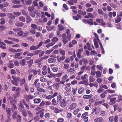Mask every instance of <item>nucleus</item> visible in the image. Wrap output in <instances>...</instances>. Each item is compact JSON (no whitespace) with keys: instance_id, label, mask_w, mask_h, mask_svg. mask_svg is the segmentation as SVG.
Returning a JSON list of instances; mask_svg holds the SVG:
<instances>
[{"instance_id":"21","label":"nucleus","mask_w":122,"mask_h":122,"mask_svg":"<svg viewBox=\"0 0 122 122\" xmlns=\"http://www.w3.org/2000/svg\"><path fill=\"white\" fill-rule=\"evenodd\" d=\"M103 120V118L102 117L97 118L95 119L94 121L95 122H101Z\"/></svg>"},{"instance_id":"30","label":"nucleus","mask_w":122,"mask_h":122,"mask_svg":"<svg viewBox=\"0 0 122 122\" xmlns=\"http://www.w3.org/2000/svg\"><path fill=\"white\" fill-rule=\"evenodd\" d=\"M38 49L37 46L34 45L32 46L30 48V50L31 51L34 50Z\"/></svg>"},{"instance_id":"35","label":"nucleus","mask_w":122,"mask_h":122,"mask_svg":"<svg viewBox=\"0 0 122 122\" xmlns=\"http://www.w3.org/2000/svg\"><path fill=\"white\" fill-rule=\"evenodd\" d=\"M78 12L79 14L83 16L85 15L86 13V12H83L82 11L80 10H78Z\"/></svg>"},{"instance_id":"20","label":"nucleus","mask_w":122,"mask_h":122,"mask_svg":"<svg viewBox=\"0 0 122 122\" xmlns=\"http://www.w3.org/2000/svg\"><path fill=\"white\" fill-rule=\"evenodd\" d=\"M93 95L92 94H90L89 95H85L83 96V98L84 99H87L91 98L92 97Z\"/></svg>"},{"instance_id":"4","label":"nucleus","mask_w":122,"mask_h":122,"mask_svg":"<svg viewBox=\"0 0 122 122\" xmlns=\"http://www.w3.org/2000/svg\"><path fill=\"white\" fill-rule=\"evenodd\" d=\"M61 36L63 39L62 41L63 43L64 44L67 43L69 40L66 37V35L65 34H63Z\"/></svg>"},{"instance_id":"28","label":"nucleus","mask_w":122,"mask_h":122,"mask_svg":"<svg viewBox=\"0 0 122 122\" xmlns=\"http://www.w3.org/2000/svg\"><path fill=\"white\" fill-rule=\"evenodd\" d=\"M8 116H11V110L10 108H9L6 110Z\"/></svg>"},{"instance_id":"53","label":"nucleus","mask_w":122,"mask_h":122,"mask_svg":"<svg viewBox=\"0 0 122 122\" xmlns=\"http://www.w3.org/2000/svg\"><path fill=\"white\" fill-rule=\"evenodd\" d=\"M19 20L20 21L25 22V18L23 16H21L19 18Z\"/></svg>"},{"instance_id":"8","label":"nucleus","mask_w":122,"mask_h":122,"mask_svg":"<svg viewBox=\"0 0 122 122\" xmlns=\"http://www.w3.org/2000/svg\"><path fill=\"white\" fill-rule=\"evenodd\" d=\"M84 88L83 87H81L78 89V92L79 94H81L83 93L84 92Z\"/></svg>"},{"instance_id":"15","label":"nucleus","mask_w":122,"mask_h":122,"mask_svg":"<svg viewBox=\"0 0 122 122\" xmlns=\"http://www.w3.org/2000/svg\"><path fill=\"white\" fill-rule=\"evenodd\" d=\"M19 81L20 82V84L21 86H23L24 84H26V79L25 78L20 80Z\"/></svg>"},{"instance_id":"19","label":"nucleus","mask_w":122,"mask_h":122,"mask_svg":"<svg viewBox=\"0 0 122 122\" xmlns=\"http://www.w3.org/2000/svg\"><path fill=\"white\" fill-rule=\"evenodd\" d=\"M60 84L61 83H60V82L59 83H55L53 84L52 86L55 88L57 89L58 87L59 84Z\"/></svg>"},{"instance_id":"63","label":"nucleus","mask_w":122,"mask_h":122,"mask_svg":"<svg viewBox=\"0 0 122 122\" xmlns=\"http://www.w3.org/2000/svg\"><path fill=\"white\" fill-rule=\"evenodd\" d=\"M40 80L42 82H46L47 81L46 79L44 77H43L40 78Z\"/></svg>"},{"instance_id":"39","label":"nucleus","mask_w":122,"mask_h":122,"mask_svg":"<svg viewBox=\"0 0 122 122\" xmlns=\"http://www.w3.org/2000/svg\"><path fill=\"white\" fill-rule=\"evenodd\" d=\"M69 67V65L68 64L65 63L64 64V66H63V68H64V69L67 70L68 69Z\"/></svg>"},{"instance_id":"36","label":"nucleus","mask_w":122,"mask_h":122,"mask_svg":"<svg viewBox=\"0 0 122 122\" xmlns=\"http://www.w3.org/2000/svg\"><path fill=\"white\" fill-rule=\"evenodd\" d=\"M25 89L26 92H28L29 90V86L27 84H24Z\"/></svg>"},{"instance_id":"41","label":"nucleus","mask_w":122,"mask_h":122,"mask_svg":"<svg viewBox=\"0 0 122 122\" xmlns=\"http://www.w3.org/2000/svg\"><path fill=\"white\" fill-rule=\"evenodd\" d=\"M26 22L27 23L30 22L32 20L29 16H27L26 18Z\"/></svg>"},{"instance_id":"17","label":"nucleus","mask_w":122,"mask_h":122,"mask_svg":"<svg viewBox=\"0 0 122 122\" xmlns=\"http://www.w3.org/2000/svg\"><path fill=\"white\" fill-rule=\"evenodd\" d=\"M23 101L24 104L26 107V109L28 110L29 109H30V107L29 106V103H27L24 100H23Z\"/></svg>"},{"instance_id":"55","label":"nucleus","mask_w":122,"mask_h":122,"mask_svg":"<svg viewBox=\"0 0 122 122\" xmlns=\"http://www.w3.org/2000/svg\"><path fill=\"white\" fill-rule=\"evenodd\" d=\"M80 111V110L79 108H77L74 110L73 112V114L74 115H76L78 112Z\"/></svg>"},{"instance_id":"58","label":"nucleus","mask_w":122,"mask_h":122,"mask_svg":"<svg viewBox=\"0 0 122 122\" xmlns=\"http://www.w3.org/2000/svg\"><path fill=\"white\" fill-rule=\"evenodd\" d=\"M46 28L47 29V30H49L50 31L53 29L54 28V26H47Z\"/></svg>"},{"instance_id":"14","label":"nucleus","mask_w":122,"mask_h":122,"mask_svg":"<svg viewBox=\"0 0 122 122\" xmlns=\"http://www.w3.org/2000/svg\"><path fill=\"white\" fill-rule=\"evenodd\" d=\"M75 70L73 68H71L67 70V72L71 74H73L75 72Z\"/></svg>"},{"instance_id":"40","label":"nucleus","mask_w":122,"mask_h":122,"mask_svg":"<svg viewBox=\"0 0 122 122\" xmlns=\"http://www.w3.org/2000/svg\"><path fill=\"white\" fill-rule=\"evenodd\" d=\"M12 78L16 82L19 81H20V78L19 77H16L14 76H12Z\"/></svg>"},{"instance_id":"16","label":"nucleus","mask_w":122,"mask_h":122,"mask_svg":"<svg viewBox=\"0 0 122 122\" xmlns=\"http://www.w3.org/2000/svg\"><path fill=\"white\" fill-rule=\"evenodd\" d=\"M28 73H30L33 72L34 75L37 74V71L35 69H30L28 71Z\"/></svg>"},{"instance_id":"45","label":"nucleus","mask_w":122,"mask_h":122,"mask_svg":"<svg viewBox=\"0 0 122 122\" xmlns=\"http://www.w3.org/2000/svg\"><path fill=\"white\" fill-rule=\"evenodd\" d=\"M29 74L28 76V80L30 81L31 78H32L33 76V74H31V73H29Z\"/></svg>"},{"instance_id":"11","label":"nucleus","mask_w":122,"mask_h":122,"mask_svg":"<svg viewBox=\"0 0 122 122\" xmlns=\"http://www.w3.org/2000/svg\"><path fill=\"white\" fill-rule=\"evenodd\" d=\"M56 61V60L54 57H52L48 59L47 60L48 62L49 63H53L55 62Z\"/></svg>"},{"instance_id":"9","label":"nucleus","mask_w":122,"mask_h":122,"mask_svg":"<svg viewBox=\"0 0 122 122\" xmlns=\"http://www.w3.org/2000/svg\"><path fill=\"white\" fill-rule=\"evenodd\" d=\"M77 106V103H72L69 107V109L72 110L75 109Z\"/></svg>"},{"instance_id":"52","label":"nucleus","mask_w":122,"mask_h":122,"mask_svg":"<svg viewBox=\"0 0 122 122\" xmlns=\"http://www.w3.org/2000/svg\"><path fill=\"white\" fill-rule=\"evenodd\" d=\"M62 97L61 95H59L57 97V102H60L61 100Z\"/></svg>"},{"instance_id":"32","label":"nucleus","mask_w":122,"mask_h":122,"mask_svg":"<svg viewBox=\"0 0 122 122\" xmlns=\"http://www.w3.org/2000/svg\"><path fill=\"white\" fill-rule=\"evenodd\" d=\"M16 118V121L17 122H20L21 119V116L19 115H18Z\"/></svg>"},{"instance_id":"61","label":"nucleus","mask_w":122,"mask_h":122,"mask_svg":"<svg viewBox=\"0 0 122 122\" xmlns=\"http://www.w3.org/2000/svg\"><path fill=\"white\" fill-rule=\"evenodd\" d=\"M62 73L61 72L56 74V75H55V78L56 77L57 78H59V77L62 75Z\"/></svg>"},{"instance_id":"56","label":"nucleus","mask_w":122,"mask_h":122,"mask_svg":"<svg viewBox=\"0 0 122 122\" xmlns=\"http://www.w3.org/2000/svg\"><path fill=\"white\" fill-rule=\"evenodd\" d=\"M53 50L52 49L47 50L45 51L46 54H49L51 53Z\"/></svg>"},{"instance_id":"29","label":"nucleus","mask_w":122,"mask_h":122,"mask_svg":"<svg viewBox=\"0 0 122 122\" xmlns=\"http://www.w3.org/2000/svg\"><path fill=\"white\" fill-rule=\"evenodd\" d=\"M39 92H46V90L44 89L41 88L39 87L36 89Z\"/></svg>"},{"instance_id":"22","label":"nucleus","mask_w":122,"mask_h":122,"mask_svg":"<svg viewBox=\"0 0 122 122\" xmlns=\"http://www.w3.org/2000/svg\"><path fill=\"white\" fill-rule=\"evenodd\" d=\"M15 25L17 26L20 27H22L23 26L24 23L21 22H17L16 23Z\"/></svg>"},{"instance_id":"59","label":"nucleus","mask_w":122,"mask_h":122,"mask_svg":"<svg viewBox=\"0 0 122 122\" xmlns=\"http://www.w3.org/2000/svg\"><path fill=\"white\" fill-rule=\"evenodd\" d=\"M34 8L32 6L29 7L28 8V10L30 12L33 11L34 10Z\"/></svg>"},{"instance_id":"12","label":"nucleus","mask_w":122,"mask_h":122,"mask_svg":"<svg viewBox=\"0 0 122 122\" xmlns=\"http://www.w3.org/2000/svg\"><path fill=\"white\" fill-rule=\"evenodd\" d=\"M59 53L61 56H65L66 54V52L65 50L60 49L59 50Z\"/></svg>"},{"instance_id":"44","label":"nucleus","mask_w":122,"mask_h":122,"mask_svg":"<svg viewBox=\"0 0 122 122\" xmlns=\"http://www.w3.org/2000/svg\"><path fill=\"white\" fill-rule=\"evenodd\" d=\"M31 27L34 30H35L37 29V25L34 24H32L31 25Z\"/></svg>"},{"instance_id":"33","label":"nucleus","mask_w":122,"mask_h":122,"mask_svg":"<svg viewBox=\"0 0 122 122\" xmlns=\"http://www.w3.org/2000/svg\"><path fill=\"white\" fill-rule=\"evenodd\" d=\"M51 102H52V104L53 105H57L58 104V102L57 101H56L55 98L53 99Z\"/></svg>"},{"instance_id":"6","label":"nucleus","mask_w":122,"mask_h":122,"mask_svg":"<svg viewBox=\"0 0 122 122\" xmlns=\"http://www.w3.org/2000/svg\"><path fill=\"white\" fill-rule=\"evenodd\" d=\"M68 76L67 75L63 76L61 79V81H60V83L61 84H64L66 79L68 78Z\"/></svg>"},{"instance_id":"27","label":"nucleus","mask_w":122,"mask_h":122,"mask_svg":"<svg viewBox=\"0 0 122 122\" xmlns=\"http://www.w3.org/2000/svg\"><path fill=\"white\" fill-rule=\"evenodd\" d=\"M96 77L97 78L100 77L101 76V73L100 71H97L96 72Z\"/></svg>"},{"instance_id":"25","label":"nucleus","mask_w":122,"mask_h":122,"mask_svg":"<svg viewBox=\"0 0 122 122\" xmlns=\"http://www.w3.org/2000/svg\"><path fill=\"white\" fill-rule=\"evenodd\" d=\"M33 60L32 59H31L29 61H27V63L28 64V66L29 67H30L33 64Z\"/></svg>"},{"instance_id":"62","label":"nucleus","mask_w":122,"mask_h":122,"mask_svg":"<svg viewBox=\"0 0 122 122\" xmlns=\"http://www.w3.org/2000/svg\"><path fill=\"white\" fill-rule=\"evenodd\" d=\"M30 14L31 16L33 18H34L35 16V12L33 11L30 12Z\"/></svg>"},{"instance_id":"37","label":"nucleus","mask_w":122,"mask_h":122,"mask_svg":"<svg viewBox=\"0 0 122 122\" xmlns=\"http://www.w3.org/2000/svg\"><path fill=\"white\" fill-rule=\"evenodd\" d=\"M58 27H59L58 30L60 31H61L63 30L65 27H63V25H58Z\"/></svg>"},{"instance_id":"49","label":"nucleus","mask_w":122,"mask_h":122,"mask_svg":"<svg viewBox=\"0 0 122 122\" xmlns=\"http://www.w3.org/2000/svg\"><path fill=\"white\" fill-rule=\"evenodd\" d=\"M50 75H48L47 76L49 78H51L52 77L53 78H55V75L52 74V73H50Z\"/></svg>"},{"instance_id":"34","label":"nucleus","mask_w":122,"mask_h":122,"mask_svg":"<svg viewBox=\"0 0 122 122\" xmlns=\"http://www.w3.org/2000/svg\"><path fill=\"white\" fill-rule=\"evenodd\" d=\"M65 90L68 92L70 91L71 89V87L69 86H66L64 87Z\"/></svg>"},{"instance_id":"23","label":"nucleus","mask_w":122,"mask_h":122,"mask_svg":"<svg viewBox=\"0 0 122 122\" xmlns=\"http://www.w3.org/2000/svg\"><path fill=\"white\" fill-rule=\"evenodd\" d=\"M8 17L11 19H14L15 18V16L12 14L10 13H8L7 15Z\"/></svg>"},{"instance_id":"31","label":"nucleus","mask_w":122,"mask_h":122,"mask_svg":"<svg viewBox=\"0 0 122 122\" xmlns=\"http://www.w3.org/2000/svg\"><path fill=\"white\" fill-rule=\"evenodd\" d=\"M22 114L23 116L24 117H26L27 116V114L26 112V110H23L22 111Z\"/></svg>"},{"instance_id":"43","label":"nucleus","mask_w":122,"mask_h":122,"mask_svg":"<svg viewBox=\"0 0 122 122\" xmlns=\"http://www.w3.org/2000/svg\"><path fill=\"white\" fill-rule=\"evenodd\" d=\"M17 114V112L16 111H15L12 115V117L14 119H15L16 118V117Z\"/></svg>"},{"instance_id":"13","label":"nucleus","mask_w":122,"mask_h":122,"mask_svg":"<svg viewBox=\"0 0 122 122\" xmlns=\"http://www.w3.org/2000/svg\"><path fill=\"white\" fill-rule=\"evenodd\" d=\"M70 31V30L69 29H67L66 30V33L67 34V38L69 41H70L71 40V35L69 33Z\"/></svg>"},{"instance_id":"42","label":"nucleus","mask_w":122,"mask_h":122,"mask_svg":"<svg viewBox=\"0 0 122 122\" xmlns=\"http://www.w3.org/2000/svg\"><path fill=\"white\" fill-rule=\"evenodd\" d=\"M33 85H34L35 87L36 88V89L39 88L41 86V84L39 82L34 83Z\"/></svg>"},{"instance_id":"51","label":"nucleus","mask_w":122,"mask_h":122,"mask_svg":"<svg viewBox=\"0 0 122 122\" xmlns=\"http://www.w3.org/2000/svg\"><path fill=\"white\" fill-rule=\"evenodd\" d=\"M17 34L20 36H22L24 34L23 32L20 30L17 33Z\"/></svg>"},{"instance_id":"38","label":"nucleus","mask_w":122,"mask_h":122,"mask_svg":"<svg viewBox=\"0 0 122 122\" xmlns=\"http://www.w3.org/2000/svg\"><path fill=\"white\" fill-rule=\"evenodd\" d=\"M94 41V44L95 47L96 48H98L99 46L97 42L96 41V40L95 39L93 40Z\"/></svg>"},{"instance_id":"64","label":"nucleus","mask_w":122,"mask_h":122,"mask_svg":"<svg viewBox=\"0 0 122 122\" xmlns=\"http://www.w3.org/2000/svg\"><path fill=\"white\" fill-rule=\"evenodd\" d=\"M118 116L117 115L115 116L114 118V122H117L118 121Z\"/></svg>"},{"instance_id":"3","label":"nucleus","mask_w":122,"mask_h":122,"mask_svg":"<svg viewBox=\"0 0 122 122\" xmlns=\"http://www.w3.org/2000/svg\"><path fill=\"white\" fill-rule=\"evenodd\" d=\"M24 99L25 100L28 102L30 101V99H32L34 97L33 96L31 95H27L26 94H25L24 95Z\"/></svg>"},{"instance_id":"26","label":"nucleus","mask_w":122,"mask_h":122,"mask_svg":"<svg viewBox=\"0 0 122 122\" xmlns=\"http://www.w3.org/2000/svg\"><path fill=\"white\" fill-rule=\"evenodd\" d=\"M41 101V100L40 98H35L34 100V102L35 103H39Z\"/></svg>"},{"instance_id":"5","label":"nucleus","mask_w":122,"mask_h":122,"mask_svg":"<svg viewBox=\"0 0 122 122\" xmlns=\"http://www.w3.org/2000/svg\"><path fill=\"white\" fill-rule=\"evenodd\" d=\"M117 94H112V95H110L108 96V99H110V100L111 102H114L115 101L116 99V97H113L112 98H111L113 97L114 96H117Z\"/></svg>"},{"instance_id":"50","label":"nucleus","mask_w":122,"mask_h":122,"mask_svg":"<svg viewBox=\"0 0 122 122\" xmlns=\"http://www.w3.org/2000/svg\"><path fill=\"white\" fill-rule=\"evenodd\" d=\"M93 19H89V20L88 21V23L89 25H92L93 24Z\"/></svg>"},{"instance_id":"47","label":"nucleus","mask_w":122,"mask_h":122,"mask_svg":"<svg viewBox=\"0 0 122 122\" xmlns=\"http://www.w3.org/2000/svg\"><path fill=\"white\" fill-rule=\"evenodd\" d=\"M1 22L0 24L1 25H4L5 22V19L4 18H2L0 19Z\"/></svg>"},{"instance_id":"18","label":"nucleus","mask_w":122,"mask_h":122,"mask_svg":"<svg viewBox=\"0 0 122 122\" xmlns=\"http://www.w3.org/2000/svg\"><path fill=\"white\" fill-rule=\"evenodd\" d=\"M26 63L25 60L24 59H21L20 61V64L22 66H25L26 64Z\"/></svg>"},{"instance_id":"48","label":"nucleus","mask_w":122,"mask_h":122,"mask_svg":"<svg viewBox=\"0 0 122 122\" xmlns=\"http://www.w3.org/2000/svg\"><path fill=\"white\" fill-rule=\"evenodd\" d=\"M58 40V39L57 37H54L52 39L51 41L54 42H56Z\"/></svg>"},{"instance_id":"10","label":"nucleus","mask_w":122,"mask_h":122,"mask_svg":"<svg viewBox=\"0 0 122 122\" xmlns=\"http://www.w3.org/2000/svg\"><path fill=\"white\" fill-rule=\"evenodd\" d=\"M66 58L65 56H62L60 57L57 56V59L58 61L59 62H61L62 61H63Z\"/></svg>"},{"instance_id":"54","label":"nucleus","mask_w":122,"mask_h":122,"mask_svg":"<svg viewBox=\"0 0 122 122\" xmlns=\"http://www.w3.org/2000/svg\"><path fill=\"white\" fill-rule=\"evenodd\" d=\"M87 77L88 76L86 74H85L83 76H81V79L84 80L86 79V78H87Z\"/></svg>"},{"instance_id":"2","label":"nucleus","mask_w":122,"mask_h":122,"mask_svg":"<svg viewBox=\"0 0 122 122\" xmlns=\"http://www.w3.org/2000/svg\"><path fill=\"white\" fill-rule=\"evenodd\" d=\"M22 54V52L16 53L15 55L13 56V57L14 58L17 60H20L22 59L23 58V56H20V55H21Z\"/></svg>"},{"instance_id":"24","label":"nucleus","mask_w":122,"mask_h":122,"mask_svg":"<svg viewBox=\"0 0 122 122\" xmlns=\"http://www.w3.org/2000/svg\"><path fill=\"white\" fill-rule=\"evenodd\" d=\"M95 80V77L93 76H89V82H94Z\"/></svg>"},{"instance_id":"57","label":"nucleus","mask_w":122,"mask_h":122,"mask_svg":"<svg viewBox=\"0 0 122 122\" xmlns=\"http://www.w3.org/2000/svg\"><path fill=\"white\" fill-rule=\"evenodd\" d=\"M45 117L46 118L48 119L50 117V114L49 113H46L44 115Z\"/></svg>"},{"instance_id":"1","label":"nucleus","mask_w":122,"mask_h":122,"mask_svg":"<svg viewBox=\"0 0 122 122\" xmlns=\"http://www.w3.org/2000/svg\"><path fill=\"white\" fill-rule=\"evenodd\" d=\"M66 98L62 99L60 101V104L61 106L63 108L65 107L66 106V103L67 104L69 100L66 101Z\"/></svg>"},{"instance_id":"46","label":"nucleus","mask_w":122,"mask_h":122,"mask_svg":"<svg viewBox=\"0 0 122 122\" xmlns=\"http://www.w3.org/2000/svg\"><path fill=\"white\" fill-rule=\"evenodd\" d=\"M14 65L13 63H10L8 65V67L10 68H13L14 67Z\"/></svg>"},{"instance_id":"60","label":"nucleus","mask_w":122,"mask_h":122,"mask_svg":"<svg viewBox=\"0 0 122 122\" xmlns=\"http://www.w3.org/2000/svg\"><path fill=\"white\" fill-rule=\"evenodd\" d=\"M88 112H85L81 116V117L82 118H84V117H86L88 115Z\"/></svg>"},{"instance_id":"7","label":"nucleus","mask_w":122,"mask_h":122,"mask_svg":"<svg viewBox=\"0 0 122 122\" xmlns=\"http://www.w3.org/2000/svg\"><path fill=\"white\" fill-rule=\"evenodd\" d=\"M83 48L79 49H78V52L77 53V56L79 59L81 58V52H83Z\"/></svg>"}]
</instances>
